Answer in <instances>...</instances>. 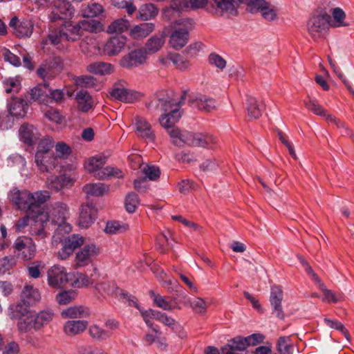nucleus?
Listing matches in <instances>:
<instances>
[{"mask_svg":"<svg viewBox=\"0 0 354 354\" xmlns=\"http://www.w3.org/2000/svg\"><path fill=\"white\" fill-rule=\"evenodd\" d=\"M167 59L180 70H185L189 66V61L178 53H170L168 55Z\"/></svg>","mask_w":354,"mask_h":354,"instance_id":"8fccbe9b","label":"nucleus"},{"mask_svg":"<svg viewBox=\"0 0 354 354\" xmlns=\"http://www.w3.org/2000/svg\"><path fill=\"white\" fill-rule=\"evenodd\" d=\"M50 213L52 223L57 225L55 232L56 236H64L65 234H68L71 231V225L66 222L69 216V209L66 204L62 202L55 203L52 205Z\"/></svg>","mask_w":354,"mask_h":354,"instance_id":"20e7f679","label":"nucleus"},{"mask_svg":"<svg viewBox=\"0 0 354 354\" xmlns=\"http://www.w3.org/2000/svg\"><path fill=\"white\" fill-rule=\"evenodd\" d=\"M20 140L28 145H34L39 138L38 130L28 123L23 124L19 130Z\"/></svg>","mask_w":354,"mask_h":354,"instance_id":"aec40b11","label":"nucleus"},{"mask_svg":"<svg viewBox=\"0 0 354 354\" xmlns=\"http://www.w3.org/2000/svg\"><path fill=\"white\" fill-rule=\"evenodd\" d=\"M227 346L230 350L234 351H243L247 347V342H245V338L241 337H236L229 341Z\"/></svg>","mask_w":354,"mask_h":354,"instance_id":"680f3d73","label":"nucleus"},{"mask_svg":"<svg viewBox=\"0 0 354 354\" xmlns=\"http://www.w3.org/2000/svg\"><path fill=\"white\" fill-rule=\"evenodd\" d=\"M95 288L101 294L113 295L118 289L113 281H104L95 285Z\"/></svg>","mask_w":354,"mask_h":354,"instance_id":"603ef678","label":"nucleus"},{"mask_svg":"<svg viewBox=\"0 0 354 354\" xmlns=\"http://www.w3.org/2000/svg\"><path fill=\"white\" fill-rule=\"evenodd\" d=\"M82 190L87 196L99 197L109 191V186L102 183H92L86 184Z\"/></svg>","mask_w":354,"mask_h":354,"instance_id":"c85d7f7f","label":"nucleus"},{"mask_svg":"<svg viewBox=\"0 0 354 354\" xmlns=\"http://www.w3.org/2000/svg\"><path fill=\"white\" fill-rule=\"evenodd\" d=\"M29 304L24 302V301L21 299L19 303L10 307V317L12 319H18L19 321L17 323L26 321L29 316L32 315V313L29 309Z\"/></svg>","mask_w":354,"mask_h":354,"instance_id":"4be33fe9","label":"nucleus"},{"mask_svg":"<svg viewBox=\"0 0 354 354\" xmlns=\"http://www.w3.org/2000/svg\"><path fill=\"white\" fill-rule=\"evenodd\" d=\"M165 44V38L162 35H154L150 37L145 44L144 50L146 55L153 54L160 50Z\"/></svg>","mask_w":354,"mask_h":354,"instance_id":"72a5a7b5","label":"nucleus"},{"mask_svg":"<svg viewBox=\"0 0 354 354\" xmlns=\"http://www.w3.org/2000/svg\"><path fill=\"white\" fill-rule=\"evenodd\" d=\"M17 261L14 257H4L0 259V273L4 274L12 269Z\"/></svg>","mask_w":354,"mask_h":354,"instance_id":"052dcab7","label":"nucleus"},{"mask_svg":"<svg viewBox=\"0 0 354 354\" xmlns=\"http://www.w3.org/2000/svg\"><path fill=\"white\" fill-rule=\"evenodd\" d=\"M9 26L13 29L14 35L19 38H28L33 32L34 25L30 20L19 21L17 17H14L10 19Z\"/></svg>","mask_w":354,"mask_h":354,"instance_id":"dca6fc26","label":"nucleus"},{"mask_svg":"<svg viewBox=\"0 0 354 354\" xmlns=\"http://www.w3.org/2000/svg\"><path fill=\"white\" fill-rule=\"evenodd\" d=\"M1 55L6 62H9L14 66L18 67L21 65L20 58L12 53L9 49L3 48L1 49Z\"/></svg>","mask_w":354,"mask_h":354,"instance_id":"13d9d810","label":"nucleus"},{"mask_svg":"<svg viewBox=\"0 0 354 354\" xmlns=\"http://www.w3.org/2000/svg\"><path fill=\"white\" fill-rule=\"evenodd\" d=\"M154 28L153 23H142L134 26L131 30V34L134 39L144 38L151 33Z\"/></svg>","mask_w":354,"mask_h":354,"instance_id":"f704fd0d","label":"nucleus"},{"mask_svg":"<svg viewBox=\"0 0 354 354\" xmlns=\"http://www.w3.org/2000/svg\"><path fill=\"white\" fill-rule=\"evenodd\" d=\"M330 16L326 12L313 15L307 23L308 32L314 40L323 37L330 26Z\"/></svg>","mask_w":354,"mask_h":354,"instance_id":"0eeeda50","label":"nucleus"},{"mask_svg":"<svg viewBox=\"0 0 354 354\" xmlns=\"http://www.w3.org/2000/svg\"><path fill=\"white\" fill-rule=\"evenodd\" d=\"M99 248L95 245H85L76 253L75 266L76 268L84 267L92 262L99 254Z\"/></svg>","mask_w":354,"mask_h":354,"instance_id":"ddd939ff","label":"nucleus"},{"mask_svg":"<svg viewBox=\"0 0 354 354\" xmlns=\"http://www.w3.org/2000/svg\"><path fill=\"white\" fill-rule=\"evenodd\" d=\"M192 106L196 107L199 110L211 112L216 109L217 103L215 99L201 95L194 100L189 101Z\"/></svg>","mask_w":354,"mask_h":354,"instance_id":"393cba45","label":"nucleus"},{"mask_svg":"<svg viewBox=\"0 0 354 354\" xmlns=\"http://www.w3.org/2000/svg\"><path fill=\"white\" fill-rule=\"evenodd\" d=\"M97 209L92 204H86L81 206L78 224L81 227L87 228L95 220Z\"/></svg>","mask_w":354,"mask_h":354,"instance_id":"412c9836","label":"nucleus"},{"mask_svg":"<svg viewBox=\"0 0 354 354\" xmlns=\"http://www.w3.org/2000/svg\"><path fill=\"white\" fill-rule=\"evenodd\" d=\"M127 38L124 36H115L110 38L104 46V52L109 56L120 53L124 48Z\"/></svg>","mask_w":354,"mask_h":354,"instance_id":"5701e85b","label":"nucleus"},{"mask_svg":"<svg viewBox=\"0 0 354 354\" xmlns=\"http://www.w3.org/2000/svg\"><path fill=\"white\" fill-rule=\"evenodd\" d=\"M71 276L64 267L55 265L47 272L48 284L53 288H62L71 280Z\"/></svg>","mask_w":354,"mask_h":354,"instance_id":"9d476101","label":"nucleus"},{"mask_svg":"<svg viewBox=\"0 0 354 354\" xmlns=\"http://www.w3.org/2000/svg\"><path fill=\"white\" fill-rule=\"evenodd\" d=\"M13 248L16 255L25 261L31 260L36 254V245L32 239L28 236L18 237L13 244Z\"/></svg>","mask_w":354,"mask_h":354,"instance_id":"1a4fd4ad","label":"nucleus"},{"mask_svg":"<svg viewBox=\"0 0 354 354\" xmlns=\"http://www.w3.org/2000/svg\"><path fill=\"white\" fill-rule=\"evenodd\" d=\"M88 334L92 339L96 341H104L111 336V332H110V330H105L96 324L89 327Z\"/></svg>","mask_w":354,"mask_h":354,"instance_id":"ea45409f","label":"nucleus"},{"mask_svg":"<svg viewBox=\"0 0 354 354\" xmlns=\"http://www.w3.org/2000/svg\"><path fill=\"white\" fill-rule=\"evenodd\" d=\"M54 141L53 138L50 137L44 138L39 142L35 155H37V158H40L42 154H54L52 151Z\"/></svg>","mask_w":354,"mask_h":354,"instance_id":"a19ab883","label":"nucleus"},{"mask_svg":"<svg viewBox=\"0 0 354 354\" xmlns=\"http://www.w3.org/2000/svg\"><path fill=\"white\" fill-rule=\"evenodd\" d=\"M55 151L57 155L55 157H57V160L59 159H66L70 156L71 153V147L64 142H59L55 146Z\"/></svg>","mask_w":354,"mask_h":354,"instance_id":"864d4df0","label":"nucleus"},{"mask_svg":"<svg viewBox=\"0 0 354 354\" xmlns=\"http://www.w3.org/2000/svg\"><path fill=\"white\" fill-rule=\"evenodd\" d=\"M48 88V84H39L30 90V100L39 104H47L49 102Z\"/></svg>","mask_w":354,"mask_h":354,"instance_id":"a878e982","label":"nucleus"},{"mask_svg":"<svg viewBox=\"0 0 354 354\" xmlns=\"http://www.w3.org/2000/svg\"><path fill=\"white\" fill-rule=\"evenodd\" d=\"M147 59L146 50L142 48H137L124 55L120 61V64L123 68L131 69L144 64Z\"/></svg>","mask_w":354,"mask_h":354,"instance_id":"f8f14e48","label":"nucleus"},{"mask_svg":"<svg viewBox=\"0 0 354 354\" xmlns=\"http://www.w3.org/2000/svg\"><path fill=\"white\" fill-rule=\"evenodd\" d=\"M75 295L76 293L73 290L64 291L57 295L56 299L59 304L66 305L74 299Z\"/></svg>","mask_w":354,"mask_h":354,"instance_id":"338daca9","label":"nucleus"},{"mask_svg":"<svg viewBox=\"0 0 354 354\" xmlns=\"http://www.w3.org/2000/svg\"><path fill=\"white\" fill-rule=\"evenodd\" d=\"M290 341V336H282L279 338L277 342V348L281 354H291L292 345L288 344V342Z\"/></svg>","mask_w":354,"mask_h":354,"instance_id":"5fc2aeb1","label":"nucleus"},{"mask_svg":"<svg viewBox=\"0 0 354 354\" xmlns=\"http://www.w3.org/2000/svg\"><path fill=\"white\" fill-rule=\"evenodd\" d=\"M142 174L145 175L143 178H148L150 180H156L160 178V170L158 167L150 165H142L141 168Z\"/></svg>","mask_w":354,"mask_h":354,"instance_id":"de8ad7c7","label":"nucleus"},{"mask_svg":"<svg viewBox=\"0 0 354 354\" xmlns=\"http://www.w3.org/2000/svg\"><path fill=\"white\" fill-rule=\"evenodd\" d=\"M74 14V8L71 3L66 1L57 2L49 15L50 21H55L58 19L66 20L72 17Z\"/></svg>","mask_w":354,"mask_h":354,"instance_id":"2eb2a0df","label":"nucleus"},{"mask_svg":"<svg viewBox=\"0 0 354 354\" xmlns=\"http://www.w3.org/2000/svg\"><path fill=\"white\" fill-rule=\"evenodd\" d=\"M124 204L126 210L129 213L135 212L136 208L140 204L138 196L134 192H131L128 194L126 196Z\"/></svg>","mask_w":354,"mask_h":354,"instance_id":"09e8293b","label":"nucleus"},{"mask_svg":"<svg viewBox=\"0 0 354 354\" xmlns=\"http://www.w3.org/2000/svg\"><path fill=\"white\" fill-rule=\"evenodd\" d=\"M28 104L21 98H13L9 107V113L16 118H24L27 113Z\"/></svg>","mask_w":354,"mask_h":354,"instance_id":"c756f323","label":"nucleus"},{"mask_svg":"<svg viewBox=\"0 0 354 354\" xmlns=\"http://www.w3.org/2000/svg\"><path fill=\"white\" fill-rule=\"evenodd\" d=\"M263 106L254 97L248 95L246 99V110L249 120L257 119L261 115Z\"/></svg>","mask_w":354,"mask_h":354,"instance_id":"7c9ffc66","label":"nucleus"},{"mask_svg":"<svg viewBox=\"0 0 354 354\" xmlns=\"http://www.w3.org/2000/svg\"><path fill=\"white\" fill-rule=\"evenodd\" d=\"M218 8L230 15H236L237 13L236 7L241 4V1L238 0H221L215 1Z\"/></svg>","mask_w":354,"mask_h":354,"instance_id":"37998d69","label":"nucleus"},{"mask_svg":"<svg viewBox=\"0 0 354 354\" xmlns=\"http://www.w3.org/2000/svg\"><path fill=\"white\" fill-rule=\"evenodd\" d=\"M283 294L281 287L273 286L271 287L270 302L272 306V313L280 319H284V313L281 306Z\"/></svg>","mask_w":354,"mask_h":354,"instance_id":"a211bd4d","label":"nucleus"},{"mask_svg":"<svg viewBox=\"0 0 354 354\" xmlns=\"http://www.w3.org/2000/svg\"><path fill=\"white\" fill-rule=\"evenodd\" d=\"M189 28L185 23L177 24L172 28L169 38V44L175 50H180L185 47L190 39Z\"/></svg>","mask_w":354,"mask_h":354,"instance_id":"6e6552de","label":"nucleus"},{"mask_svg":"<svg viewBox=\"0 0 354 354\" xmlns=\"http://www.w3.org/2000/svg\"><path fill=\"white\" fill-rule=\"evenodd\" d=\"M277 136L283 145L288 149L289 154L295 160L297 159V155L292 144L288 140V137L281 130H277Z\"/></svg>","mask_w":354,"mask_h":354,"instance_id":"69168bd1","label":"nucleus"},{"mask_svg":"<svg viewBox=\"0 0 354 354\" xmlns=\"http://www.w3.org/2000/svg\"><path fill=\"white\" fill-rule=\"evenodd\" d=\"M112 3L115 7L125 8L129 15H131L136 10V6L132 0H112Z\"/></svg>","mask_w":354,"mask_h":354,"instance_id":"bf43d9fd","label":"nucleus"},{"mask_svg":"<svg viewBox=\"0 0 354 354\" xmlns=\"http://www.w3.org/2000/svg\"><path fill=\"white\" fill-rule=\"evenodd\" d=\"M54 317V313L50 309L41 310L37 314L32 313L26 321L17 323V328L21 333L39 330L49 324Z\"/></svg>","mask_w":354,"mask_h":354,"instance_id":"39448f33","label":"nucleus"},{"mask_svg":"<svg viewBox=\"0 0 354 354\" xmlns=\"http://www.w3.org/2000/svg\"><path fill=\"white\" fill-rule=\"evenodd\" d=\"M8 198L18 209L25 211L27 214L31 215L32 222H34L33 207L35 206V201L30 192L13 188L8 194Z\"/></svg>","mask_w":354,"mask_h":354,"instance_id":"423d86ee","label":"nucleus"},{"mask_svg":"<svg viewBox=\"0 0 354 354\" xmlns=\"http://www.w3.org/2000/svg\"><path fill=\"white\" fill-rule=\"evenodd\" d=\"M305 105L309 111L313 112L316 115L326 117V118L328 115L326 114V111L315 100L310 99L308 101L305 102Z\"/></svg>","mask_w":354,"mask_h":354,"instance_id":"6e6d98bb","label":"nucleus"},{"mask_svg":"<svg viewBox=\"0 0 354 354\" xmlns=\"http://www.w3.org/2000/svg\"><path fill=\"white\" fill-rule=\"evenodd\" d=\"M129 230V225L117 221H110L106 224L104 232L109 234H120Z\"/></svg>","mask_w":354,"mask_h":354,"instance_id":"79ce46f5","label":"nucleus"},{"mask_svg":"<svg viewBox=\"0 0 354 354\" xmlns=\"http://www.w3.org/2000/svg\"><path fill=\"white\" fill-rule=\"evenodd\" d=\"M86 71L95 75H106L113 73V66L109 63L97 62L88 64Z\"/></svg>","mask_w":354,"mask_h":354,"instance_id":"473e14b6","label":"nucleus"},{"mask_svg":"<svg viewBox=\"0 0 354 354\" xmlns=\"http://www.w3.org/2000/svg\"><path fill=\"white\" fill-rule=\"evenodd\" d=\"M87 326L86 320L68 321L64 324V330L67 335L74 336L83 333Z\"/></svg>","mask_w":354,"mask_h":354,"instance_id":"cd10ccee","label":"nucleus"},{"mask_svg":"<svg viewBox=\"0 0 354 354\" xmlns=\"http://www.w3.org/2000/svg\"><path fill=\"white\" fill-rule=\"evenodd\" d=\"M326 120L329 124H333L336 125L338 128L342 129L340 131V133L344 136H351V130L346 127L344 122L340 121L339 119L336 118L333 115H328L326 118Z\"/></svg>","mask_w":354,"mask_h":354,"instance_id":"0e129e2a","label":"nucleus"},{"mask_svg":"<svg viewBox=\"0 0 354 354\" xmlns=\"http://www.w3.org/2000/svg\"><path fill=\"white\" fill-rule=\"evenodd\" d=\"M77 109L83 113H87L94 107V100L90 93L84 89L78 91L75 96Z\"/></svg>","mask_w":354,"mask_h":354,"instance_id":"b1692460","label":"nucleus"},{"mask_svg":"<svg viewBox=\"0 0 354 354\" xmlns=\"http://www.w3.org/2000/svg\"><path fill=\"white\" fill-rule=\"evenodd\" d=\"M129 26V21L124 19L121 18L113 21L107 28V32L113 33H122L127 30Z\"/></svg>","mask_w":354,"mask_h":354,"instance_id":"a18cd8bd","label":"nucleus"},{"mask_svg":"<svg viewBox=\"0 0 354 354\" xmlns=\"http://www.w3.org/2000/svg\"><path fill=\"white\" fill-rule=\"evenodd\" d=\"M152 313L154 319L172 329L178 324L173 317L168 316L165 313L156 310V312H153Z\"/></svg>","mask_w":354,"mask_h":354,"instance_id":"49530a36","label":"nucleus"},{"mask_svg":"<svg viewBox=\"0 0 354 354\" xmlns=\"http://www.w3.org/2000/svg\"><path fill=\"white\" fill-rule=\"evenodd\" d=\"M103 12L102 6L99 3H92L87 6L83 10V16L87 18L95 17L100 15Z\"/></svg>","mask_w":354,"mask_h":354,"instance_id":"4d7b16f0","label":"nucleus"},{"mask_svg":"<svg viewBox=\"0 0 354 354\" xmlns=\"http://www.w3.org/2000/svg\"><path fill=\"white\" fill-rule=\"evenodd\" d=\"M3 84L6 93H10L12 91L18 92L20 90L19 82L14 78L6 79Z\"/></svg>","mask_w":354,"mask_h":354,"instance_id":"774afa93","label":"nucleus"},{"mask_svg":"<svg viewBox=\"0 0 354 354\" xmlns=\"http://www.w3.org/2000/svg\"><path fill=\"white\" fill-rule=\"evenodd\" d=\"M111 95L120 101L131 103L135 99V94L124 88H113L110 92Z\"/></svg>","mask_w":354,"mask_h":354,"instance_id":"4c0bfd02","label":"nucleus"},{"mask_svg":"<svg viewBox=\"0 0 354 354\" xmlns=\"http://www.w3.org/2000/svg\"><path fill=\"white\" fill-rule=\"evenodd\" d=\"M34 198V222L30 225V234L39 239H44L47 236L46 228L49 223V215L45 212L41 205L45 203L50 198L48 191H37L32 193Z\"/></svg>","mask_w":354,"mask_h":354,"instance_id":"f03ea898","label":"nucleus"},{"mask_svg":"<svg viewBox=\"0 0 354 354\" xmlns=\"http://www.w3.org/2000/svg\"><path fill=\"white\" fill-rule=\"evenodd\" d=\"M241 3L246 4L248 6V10L252 12H260L263 7L267 5L265 0H238Z\"/></svg>","mask_w":354,"mask_h":354,"instance_id":"3c124183","label":"nucleus"},{"mask_svg":"<svg viewBox=\"0 0 354 354\" xmlns=\"http://www.w3.org/2000/svg\"><path fill=\"white\" fill-rule=\"evenodd\" d=\"M135 132L138 137L153 142L156 134L151 124L144 118L137 116L134 120Z\"/></svg>","mask_w":354,"mask_h":354,"instance_id":"4468645a","label":"nucleus"},{"mask_svg":"<svg viewBox=\"0 0 354 354\" xmlns=\"http://www.w3.org/2000/svg\"><path fill=\"white\" fill-rule=\"evenodd\" d=\"M158 13V8L153 3H146L140 6L138 10V18L147 21L154 18Z\"/></svg>","mask_w":354,"mask_h":354,"instance_id":"58836bf2","label":"nucleus"},{"mask_svg":"<svg viewBox=\"0 0 354 354\" xmlns=\"http://www.w3.org/2000/svg\"><path fill=\"white\" fill-rule=\"evenodd\" d=\"M187 92L184 91L178 101L169 96L167 91H160L157 93L156 98L148 104L150 109L153 105L165 113L159 119L160 125L165 128L169 135L174 145L182 147L184 145L193 147H212L216 142V138L209 134L192 133L180 131L174 124L181 117L180 106L184 103Z\"/></svg>","mask_w":354,"mask_h":354,"instance_id":"f257e3e1","label":"nucleus"},{"mask_svg":"<svg viewBox=\"0 0 354 354\" xmlns=\"http://www.w3.org/2000/svg\"><path fill=\"white\" fill-rule=\"evenodd\" d=\"M63 70V63L59 57L47 59L37 70V75L43 80L53 78Z\"/></svg>","mask_w":354,"mask_h":354,"instance_id":"9b49d317","label":"nucleus"},{"mask_svg":"<svg viewBox=\"0 0 354 354\" xmlns=\"http://www.w3.org/2000/svg\"><path fill=\"white\" fill-rule=\"evenodd\" d=\"M21 297L24 302L30 306L39 301L41 295L37 289L26 286L21 292Z\"/></svg>","mask_w":354,"mask_h":354,"instance_id":"c9c22d12","label":"nucleus"},{"mask_svg":"<svg viewBox=\"0 0 354 354\" xmlns=\"http://www.w3.org/2000/svg\"><path fill=\"white\" fill-rule=\"evenodd\" d=\"M46 184L48 189L55 192H59L63 189L60 176H51L48 177Z\"/></svg>","mask_w":354,"mask_h":354,"instance_id":"e2e57ef3","label":"nucleus"},{"mask_svg":"<svg viewBox=\"0 0 354 354\" xmlns=\"http://www.w3.org/2000/svg\"><path fill=\"white\" fill-rule=\"evenodd\" d=\"M149 296L153 299L154 304L164 310L172 311L176 308V306L168 301L165 297L156 293L153 290L149 291Z\"/></svg>","mask_w":354,"mask_h":354,"instance_id":"e433bc0d","label":"nucleus"},{"mask_svg":"<svg viewBox=\"0 0 354 354\" xmlns=\"http://www.w3.org/2000/svg\"><path fill=\"white\" fill-rule=\"evenodd\" d=\"M62 29V34L66 41H74L77 40L81 35V30L83 29L82 21L77 24H65Z\"/></svg>","mask_w":354,"mask_h":354,"instance_id":"2f4dec72","label":"nucleus"},{"mask_svg":"<svg viewBox=\"0 0 354 354\" xmlns=\"http://www.w3.org/2000/svg\"><path fill=\"white\" fill-rule=\"evenodd\" d=\"M89 315V310L82 306H71L61 312V316L64 319L86 318Z\"/></svg>","mask_w":354,"mask_h":354,"instance_id":"bb28decb","label":"nucleus"},{"mask_svg":"<svg viewBox=\"0 0 354 354\" xmlns=\"http://www.w3.org/2000/svg\"><path fill=\"white\" fill-rule=\"evenodd\" d=\"M84 244V238L79 234L68 236L64 242L63 248L58 252V257L62 260L66 259L73 251Z\"/></svg>","mask_w":354,"mask_h":354,"instance_id":"f3484780","label":"nucleus"},{"mask_svg":"<svg viewBox=\"0 0 354 354\" xmlns=\"http://www.w3.org/2000/svg\"><path fill=\"white\" fill-rule=\"evenodd\" d=\"M106 162V157L96 155L90 158L85 163V168L89 173H94V176L99 180H105L110 177L120 178L123 177L122 171L113 167L103 166Z\"/></svg>","mask_w":354,"mask_h":354,"instance_id":"7ed1b4c3","label":"nucleus"},{"mask_svg":"<svg viewBox=\"0 0 354 354\" xmlns=\"http://www.w3.org/2000/svg\"><path fill=\"white\" fill-rule=\"evenodd\" d=\"M332 15L333 21L330 24L331 27L339 28L349 26V24L344 21L346 19V13L342 9L339 8H334L332 11Z\"/></svg>","mask_w":354,"mask_h":354,"instance_id":"c03bdc74","label":"nucleus"},{"mask_svg":"<svg viewBox=\"0 0 354 354\" xmlns=\"http://www.w3.org/2000/svg\"><path fill=\"white\" fill-rule=\"evenodd\" d=\"M35 162L41 172H51L59 164L57 157L55 154H42L41 158H38L37 155L35 156Z\"/></svg>","mask_w":354,"mask_h":354,"instance_id":"6ab92c4d","label":"nucleus"}]
</instances>
